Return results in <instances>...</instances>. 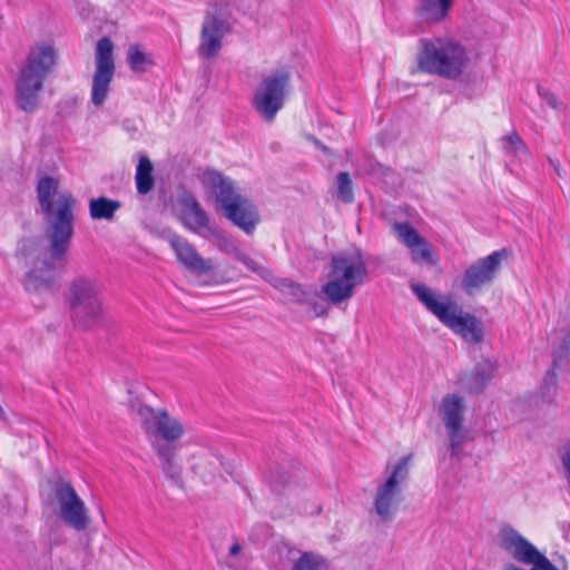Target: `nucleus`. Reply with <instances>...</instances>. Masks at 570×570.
I'll return each mask as SVG.
<instances>
[{"label": "nucleus", "mask_w": 570, "mask_h": 570, "mask_svg": "<svg viewBox=\"0 0 570 570\" xmlns=\"http://www.w3.org/2000/svg\"><path fill=\"white\" fill-rule=\"evenodd\" d=\"M179 450H160L155 452L158 456L161 465V470L167 479L174 482L176 485H183L181 466L177 460V453Z\"/></svg>", "instance_id": "4be33fe9"}, {"label": "nucleus", "mask_w": 570, "mask_h": 570, "mask_svg": "<svg viewBox=\"0 0 570 570\" xmlns=\"http://www.w3.org/2000/svg\"><path fill=\"white\" fill-rule=\"evenodd\" d=\"M168 243L174 250L177 261L186 269L198 274L209 273L214 269L212 261L202 257L197 253L195 246L180 235H169Z\"/></svg>", "instance_id": "a211bd4d"}, {"label": "nucleus", "mask_w": 570, "mask_h": 570, "mask_svg": "<svg viewBox=\"0 0 570 570\" xmlns=\"http://www.w3.org/2000/svg\"><path fill=\"white\" fill-rule=\"evenodd\" d=\"M138 417L144 432L155 452L160 450H179V441L186 434V426L178 417L166 410L139 405Z\"/></svg>", "instance_id": "6e6552de"}, {"label": "nucleus", "mask_w": 570, "mask_h": 570, "mask_svg": "<svg viewBox=\"0 0 570 570\" xmlns=\"http://www.w3.org/2000/svg\"><path fill=\"white\" fill-rule=\"evenodd\" d=\"M504 257V250H495L470 264L461 278L462 291L466 295L473 296L490 286L495 279Z\"/></svg>", "instance_id": "ddd939ff"}, {"label": "nucleus", "mask_w": 570, "mask_h": 570, "mask_svg": "<svg viewBox=\"0 0 570 570\" xmlns=\"http://www.w3.org/2000/svg\"><path fill=\"white\" fill-rule=\"evenodd\" d=\"M292 570H328L326 559L314 552H304L293 563Z\"/></svg>", "instance_id": "bb28decb"}, {"label": "nucleus", "mask_w": 570, "mask_h": 570, "mask_svg": "<svg viewBox=\"0 0 570 570\" xmlns=\"http://www.w3.org/2000/svg\"><path fill=\"white\" fill-rule=\"evenodd\" d=\"M411 456H402L392 466H386L387 476L377 482L374 498L373 511L380 522H392L403 501V485L409 478V464Z\"/></svg>", "instance_id": "1a4fd4ad"}, {"label": "nucleus", "mask_w": 570, "mask_h": 570, "mask_svg": "<svg viewBox=\"0 0 570 570\" xmlns=\"http://www.w3.org/2000/svg\"><path fill=\"white\" fill-rule=\"evenodd\" d=\"M452 6L453 0H420L415 13L424 22L438 23L448 16Z\"/></svg>", "instance_id": "aec40b11"}, {"label": "nucleus", "mask_w": 570, "mask_h": 570, "mask_svg": "<svg viewBox=\"0 0 570 570\" xmlns=\"http://www.w3.org/2000/svg\"><path fill=\"white\" fill-rule=\"evenodd\" d=\"M56 58L50 43L40 42L30 48L14 81L16 104L20 110L31 114L38 109L45 80L52 71Z\"/></svg>", "instance_id": "f03ea898"}, {"label": "nucleus", "mask_w": 570, "mask_h": 570, "mask_svg": "<svg viewBox=\"0 0 570 570\" xmlns=\"http://www.w3.org/2000/svg\"><path fill=\"white\" fill-rule=\"evenodd\" d=\"M115 72L114 43L108 37H102L96 45L95 72L90 90V101L95 107H101L106 102Z\"/></svg>", "instance_id": "f8f14e48"}, {"label": "nucleus", "mask_w": 570, "mask_h": 570, "mask_svg": "<svg viewBox=\"0 0 570 570\" xmlns=\"http://www.w3.org/2000/svg\"><path fill=\"white\" fill-rule=\"evenodd\" d=\"M203 238L212 240L216 248L225 254L235 256L239 250L236 240L216 225H214Z\"/></svg>", "instance_id": "b1692460"}, {"label": "nucleus", "mask_w": 570, "mask_h": 570, "mask_svg": "<svg viewBox=\"0 0 570 570\" xmlns=\"http://www.w3.org/2000/svg\"><path fill=\"white\" fill-rule=\"evenodd\" d=\"M153 164L147 156H141L136 169V187L139 194H148L154 187Z\"/></svg>", "instance_id": "a878e982"}, {"label": "nucleus", "mask_w": 570, "mask_h": 570, "mask_svg": "<svg viewBox=\"0 0 570 570\" xmlns=\"http://www.w3.org/2000/svg\"><path fill=\"white\" fill-rule=\"evenodd\" d=\"M49 501L55 514L68 527L83 531L90 523L89 510L72 484L58 479L52 483Z\"/></svg>", "instance_id": "9b49d317"}, {"label": "nucleus", "mask_w": 570, "mask_h": 570, "mask_svg": "<svg viewBox=\"0 0 570 570\" xmlns=\"http://www.w3.org/2000/svg\"><path fill=\"white\" fill-rule=\"evenodd\" d=\"M240 551V546L238 543H234L230 548H229V554L230 556H236L238 554V552Z\"/></svg>", "instance_id": "72a5a7b5"}, {"label": "nucleus", "mask_w": 570, "mask_h": 570, "mask_svg": "<svg viewBox=\"0 0 570 570\" xmlns=\"http://www.w3.org/2000/svg\"><path fill=\"white\" fill-rule=\"evenodd\" d=\"M127 62L134 72H144L148 60L146 55L137 46H131L128 50Z\"/></svg>", "instance_id": "7c9ffc66"}, {"label": "nucleus", "mask_w": 570, "mask_h": 570, "mask_svg": "<svg viewBox=\"0 0 570 570\" xmlns=\"http://www.w3.org/2000/svg\"><path fill=\"white\" fill-rule=\"evenodd\" d=\"M550 104L553 106V108H557L556 99L553 98Z\"/></svg>", "instance_id": "e433bc0d"}, {"label": "nucleus", "mask_w": 570, "mask_h": 570, "mask_svg": "<svg viewBox=\"0 0 570 570\" xmlns=\"http://www.w3.org/2000/svg\"><path fill=\"white\" fill-rule=\"evenodd\" d=\"M67 302L77 326L91 330L102 324L105 308L98 281L87 276L72 279L68 286Z\"/></svg>", "instance_id": "0eeeda50"}, {"label": "nucleus", "mask_w": 570, "mask_h": 570, "mask_svg": "<svg viewBox=\"0 0 570 570\" xmlns=\"http://www.w3.org/2000/svg\"><path fill=\"white\" fill-rule=\"evenodd\" d=\"M190 469L199 475L205 483L213 482L217 476L225 478V474L232 475L233 466L228 462H223L212 449H199L191 455Z\"/></svg>", "instance_id": "f3484780"}, {"label": "nucleus", "mask_w": 570, "mask_h": 570, "mask_svg": "<svg viewBox=\"0 0 570 570\" xmlns=\"http://www.w3.org/2000/svg\"><path fill=\"white\" fill-rule=\"evenodd\" d=\"M494 371V364L489 360H484L475 366L471 382L466 381L464 377H461L460 382L472 392L478 393L482 391L488 382L492 379Z\"/></svg>", "instance_id": "5701e85b"}, {"label": "nucleus", "mask_w": 570, "mask_h": 570, "mask_svg": "<svg viewBox=\"0 0 570 570\" xmlns=\"http://www.w3.org/2000/svg\"><path fill=\"white\" fill-rule=\"evenodd\" d=\"M501 142L503 151L508 156L519 157L527 154V146L515 131L503 136Z\"/></svg>", "instance_id": "cd10ccee"}, {"label": "nucleus", "mask_w": 570, "mask_h": 570, "mask_svg": "<svg viewBox=\"0 0 570 570\" xmlns=\"http://www.w3.org/2000/svg\"><path fill=\"white\" fill-rule=\"evenodd\" d=\"M2 419H3V410H2V407L0 406V420H2Z\"/></svg>", "instance_id": "4c0bfd02"}, {"label": "nucleus", "mask_w": 570, "mask_h": 570, "mask_svg": "<svg viewBox=\"0 0 570 570\" xmlns=\"http://www.w3.org/2000/svg\"><path fill=\"white\" fill-rule=\"evenodd\" d=\"M392 230L397 240L410 249L411 261L414 264H435L430 244L412 225L396 222L392 225Z\"/></svg>", "instance_id": "2eb2a0df"}, {"label": "nucleus", "mask_w": 570, "mask_h": 570, "mask_svg": "<svg viewBox=\"0 0 570 570\" xmlns=\"http://www.w3.org/2000/svg\"><path fill=\"white\" fill-rule=\"evenodd\" d=\"M336 187L338 198L346 204H350L354 199L352 180L347 173H340L336 177Z\"/></svg>", "instance_id": "c756f323"}, {"label": "nucleus", "mask_w": 570, "mask_h": 570, "mask_svg": "<svg viewBox=\"0 0 570 570\" xmlns=\"http://www.w3.org/2000/svg\"><path fill=\"white\" fill-rule=\"evenodd\" d=\"M314 314L316 316H321V315H324L326 313V307L324 306L323 302L321 299H318L317 302L314 303Z\"/></svg>", "instance_id": "473e14b6"}, {"label": "nucleus", "mask_w": 570, "mask_h": 570, "mask_svg": "<svg viewBox=\"0 0 570 570\" xmlns=\"http://www.w3.org/2000/svg\"><path fill=\"white\" fill-rule=\"evenodd\" d=\"M237 261L243 263L248 269H250L254 273H257L265 277L266 274H268L267 269H265L257 261L250 258L246 254H244L240 249L238 253L234 256Z\"/></svg>", "instance_id": "2f4dec72"}, {"label": "nucleus", "mask_w": 570, "mask_h": 570, "mask_svg": "<svg viewBox=\"0 0 570 570\" xmlns=\"http://www.w3.org/2000/svg\"><path fill=\"white\" fill-rule=\"evenodd\" d=\"M566 365L562 355L559 352L554 353L551 370L548 371L541 387L542 399L546 402H552L557 391V371H560Z\"/></svg>", "instance_id": "393cba45"}, {"label": "nucleus", "mask_w": 570, "mask_h": 570, "mask_svg": "<svg viewBox=\"0 0 570 570\" xmlns=\"http://www.w3.org/2000/svg\"><path fill=\"white\" fill-rule=\"evenodd\" d=\"M180 205L183 224L191 233L203 237L214 226L194 196L184 195L180 198Z\"/></svg>", "instance_id": "6ab92c4d"}, {"label": "nucleus", "mask_w": 570, "mask_h": 570, "mask_svg": "<svg viewBox=\"0 0 570 570\" xmlns=\"http://www.w3.org/2000/svg\"><path fill=\"white\" fill-rule=\"evenodd\" d=\"M307 138H308L311 141H313L317 147H320L323 151H326V150H327V148H326L324 145H322L317 139H315L314 137L308 136Z\"/></svg>", "instance_id": "f704fd0d"}, {"label": "nucleus", "mask_w": 570, "mask_h": 570, "mask_svg": "<svg viewBox=\"0 0 570 570\" xmlns=\"http://www.w3.org/2000/svg\"><path fill=\"white\" fill-rule=\"evenodd\" d=\"M121 206L119 200L99 196L89 200V215L95 220L111 222Z\"/></svg>", "instance_id": "412c9836"}, {"label": "nucleus", "mask_w": 570, "mask_h": 570, "mask_svg": "<svg viewBox=\"0 0 570 570\" xmlns=\"http://www.w3.org/2000/svg\"><path fill=\"white\" fill-rule=\"evenodd\" d=\"M564 345L570 346V327L569 331L564 337Z\"/></svg>", "instance_id": "c9c22d12"}, {"label": "nucleus", "mask_w": 570, "mask_h": 570, "mask_svg": "<svg viewBox=\"0 0 570 570\" xmlns=\"http://www.w3.org/2000/svg\"><path fill=\"white\" fill-rule=\"evenodd\" d=\"M57 179L48 176L40 178L37 185V199L47 225L48 248L40 247L32 238L23 240L19 248L24 259L32 264L24 283L29 291L50 285L56 271L63 266L73 235L75 199L70 193L59 191Z\"/></svg>", "instance_id": "f257e3e1"}, {"label": "nucleus", "mask_w": 570, "mask_h": 570, "mask_svg": "<svg viewBox=\"0 0 570 570\" xmlns=\"http://www.w3.org/2000/svg\"><path fill=\"white\" fill-rule=\"evenodd\" d=\"M206 193L214 199L215 207L235 226L252 234L259 217L249 199L243 196L234 181L220 171L207 169L200 177Z\"/></svg>", "instance_id": "7ed1b4c3"}, {"label": "nucleus", "mask_w": 570, "mask_h": 570, "mask_svg": "<svg viewBox=\"0 0 570 570\" xmlns=\"http://www.w3.org/2000/svg\"><path fill=\"white\" fill-rule=\"evenodd\" d=\"M411 289L429 312L464 341L472 344L482 341V324L474 315L463 312L451 298L436 294L424 284H413Z\"/></svg>", "instance_id": "20e7f679"}, {"label": "nucleus", "mask_w": 570, "mask_h": 570, "mask_svg": "<svg viewBox=\"0 0 570 570\" xmlns=\"http://www.w3.org/2000/svg\"><path fill=\"white\" fill-rule=\"evenodd\" d=\"M275 287L278 288L283 295L292 302H298L305 297V293L301 285L287 278L278 279L275 284Z\"/></svg>", "instance_id": "c85d7f7f"}, {"label": "nucleus", "mask_w": 570, "mask_h": 570, "mask_svg": "<svg viewBox=\"0 0 570 570\" xmlns=\"http://www.w3.org/2000/svg\"><path fill=\"white\" fill-rule=\"evenodd\" d=\"M366 277L367 267L360 249L334 255L328 281L322 286V293L332 304L338 305L348 301Z\"/></svg>", "instance_id": "423d86ee"}, {"label": "nucleus", "mask_w": 570, "mask_h": 570, "mask_svg": "<svg viewBox=\"0 0 570 570\" xmlns=\"http://www.w3.org/2000/svg\"><path fill=\"white\" fill-rule=\"evenodd\" d=\"M464 410L465 405L460 395L446 394L442 399L439 412L450 441L451 456H458L461 453L465 441L463 431Z\"/></svg>", "instance_id": "4468645a"}, {"label": "nucleus", "mask_w": 570, "mask_h": 570, "mask_svg": "<svg viewBox=\"0 0 570 570\" xmlns=\"http://www.w3.org/2000/svg\"><path fill=\"white\" fill-rule=\"evenodd\" d=\"M291 91V72L283 68L262 77L254 90L252 106L265 122H273Z\"/></svg>", "instance_id": "9d476101"}, {"label": "nucleus", "mask_w": 570, "mask_h": 570, "mask_svg": "<svg viewBox=\"0 0 570 570\" xmlns=\"http://www.w3.org/2000/svg\"><path fill=\"white\" fill-rule=\"evenodd\" d=\"M416 61L417 68L425 73L455 80L465 70L469 57L465 48L452 39L422 38Z\"/></svg>", "instance_id": "39448f33"}, {"label": "nucleus", "mask_w": 570, "mask_h": 570, "mask_svg": "<svg viewBox=\"0 0 570 570\" xmlns=\"http://www.w3.org/2000/svg\"><path fill=\"white\" fill-rule=\"evenodd\" d=\"M228 32V24L216 14H207L203 21L198 56L204 59L215 58L223 48V39Z\"/></svg>", "instance_id": "dca6fc26"}]
</instances>
